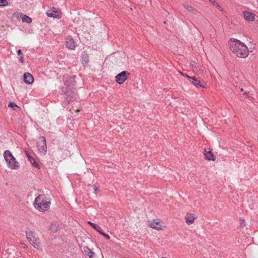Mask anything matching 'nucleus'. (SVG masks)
<instances>
[{
	"mask_svg": "<svg viewBox=\"0 0 258 258\" xmlns=\"http://www.w3.org/2000/svg\"><path fill=\"white\" fill-rule=\"evenodd\" d=\"M231 50L238 57L245 58L248 56L249 50L247 46L239 40L231 39Z\"/></svg>",
	"mask_w": 258,
	"mask_h": 258,
	"instance_id": "f257e3e1",
	"label": "nucleus"
},
{
	"mask_svg": "<svg viewBox=\"0 0 258 258\" xmlns=\"http://www.w3.org/2000/svg\"><path fill=\"white\" fill-rule=\"evenodd\" d=\"M50 202L44 195H39L35 198L34 206L39 211L43 212L47 210L50 207Z\"/></svg>",
	"mask_w": 258,
	"mask_h": 258,
	"instance_id": "f03ea898",
	"label": "nucleus"
},
{
	"mask_svg": "<svg viewBox=\"0 0 258 258\" xmlns=\"http://www.w3.org/2000/svg\"><path fill=\"white\" fill-rule=\"evenodd\" d=\"M26 236L29 243L32 244L34 248L37 249L41 248L40 239L38 237L35 236L33 231H26Z\"/></svg>",
	"mask_w": 258,
	"mask_h": 258,
	"instance_id": "7ed1b4c3",
	"label": "nucleus"
},
{
	"mask_svg": "<svg viewBox=\"0 0 258 258\" xmlns=\"http://www.w3.org/2000/svg\"><path fill=\"white\" fill-rule=\"evenodd\" d=\"M4 157L8 166L12 169L16 168V160L9 150L6 151L4 153Z\"/></svg>",
	"mask_w": 258,
	"mask_h": 258,
	"instance_id": "20e7f679",
	"label": "nucleus"
},
{
	"mask_svg": "<svg viewBox=\"0 0 258 258\" xmlns=\"http://www.w3.org/2000/svg\"><path fill=\"white\" fill-rule=\"evenodd\" d=\"M39 142L38 143L37 148L38 152L42 155H44L47 152V146L45 138L41 136L39 138Z\"/></svg>",
	"mask_w": 258,
	"mask_h": 258,
	"instance_id": "39448f33",
	"label": "nucleus"
},
{
	"mask_svg": "<svg viewBox=\"0 0 258 258\" xmlns=\"http://www.w3.org/2000/svg\"><path fill=\"white\" fill-rule=\"evenodd\" d=\"M127 75H130L128 72L125 71L121 72L115 76L116 81L119 84H122L127 79Z\"/></svg>",
	"mask_w": 258,
	"mask_h": 258,
	"instance_id": "423d86ee",
	"label": "nucleus"
},
{
	"mask_svg": "<svg viewBox=\"0 0 258 258\" xmlns=\"http://www.w3.org/2000/svg\"><path fill=\"white\" fill-rule=\"evenodd\" d=\"M46 14L49 17L59 18L61 17V13L59 10L55 8H53L48 10L46 12Z\"/></svg>",
	"mask_w": 258,
	"mask_h": 258,
	"instance_id": "0eeeda50",
	"label": "nucleus"
},
{
	"mask_svg": "<svg viewBox=\"0 0 258 258\" xmlns=\"http://www.w3.org/2000/svg\"><path fill=\"white\" fill-rule=\"evenodd\" d=\"M66 45L67 48L71 50L75 49L76 46V42L74 41L73 38L71 36H68L66 38Z\"/></svg>",
	"mask_w": 258,
	"mask_h": 258,
	"instance_id": "6e6552de",
	"label": "nucleus"
},
{
	"mask_svg": "<svg viewBox=\"0 0 258 258\" xmlns=\"http://www.w3.org/2000/svg\"><path fill=\"white\" fill-rule=\"evenodd\" d=\"M197 88L202 87L206 88V84L204 81L199 80L198 78L194 77L190 81Z\"/></svg>",
	"mask_w": 258,
	"mask_h": 258,
	"instance_id": "1a4fd4ad",
	"label": "nucleus"
},
{
	"mask_svg": "<svg viewBox=\"0 0 258 258\" xmlns=\"http://www.w3.org/2000/svg\"><path fill=\"white\" fill-rule=\"evenodd\" d=\"M25 154L28 158L29 161L31 163L33 166L37 168H39L40 166L34 157V156H35V155L34 154V156L31 155L27 151H25Z\"/></svg>",
	"mask_w": 258,
	"mask_h": 258,
	"instance_id": "9d476101",
	"label": "nucleus"
},
{
	"mask_svg": "<svg viewBox=\"0 0 258 258\" xmlns=\"http://www.w3.org/2000/svg\"><path fill=\"white\" fill-rule=\"evenodd\" d=\"M23 80L25 83L30 85L33 82L34 78L31 74L25 73L23 76Z\"/></svg>",
	"mask_w": 258,
	"mask_h": 258,
	"instance_id": "9b49d317",
	"label": "nucleus"
},
{
	"mask_svg": "<svg viewBox=\"0 0 258 258\" xmlns=\"http://www.w3.org/2000/svg\"><path fill=\"white\" fill-rule=\"evenodd\" d=\"M243 15L245 19L248 21H254L255 19V15L253 13H249L247 11L243 12Z\"/></svg>",
	"mask_w": 258,
	"mask_h": 258,
	"instance_id": "f8f14e48",
	"label": "nucleus"
},
{
	"mask_svg": "<svg viewBox=\"0 0 258 258\" xmlns=\"http://www.w3.org/2000/svg\"><path fill=\"white\" fill-rule=\"evenodd\" d=\"M64 93L68 97L70 96L71 98L75 97L76 95V89L70 86L69 89H67Z\"/></svg>",
	"mask_w": 258,
	"mask_h": 258,
	"instance_id": "ddd939ff",
	"label": "nucleus"
},
{
	"mask_svg": "<svg viewBox=\"0 0 258 258\" xmlns=\"http://www.w3.org/2000/svg\"><path fill=\"white\" fill-rule=\"evenodd\" d=\"M185 218L186 220V223L188 225L192 224L196 219L194 214L191 213H187Z\"/></svg>",
	"mask_w": 258,
	"mask_h": 258,
	"instance_id": "4468645a",
	"label": "nucleus"
},
{
	"mask_svg": "<svg viewBox=\"0 0 258 258\" xmlns=\"http://www.w3.org/2000/svg\"><path fill=\"white\" fill-rule=\"evenodd\" d=\"M204 155L205 158L208 160L214 161L215 160V157L211 151H207L206 150H205Z\"/></svg>",
	"mask_w": 258,
	"mask_h": 258,
	"instance_id": "2eb2a0df",
	"label": "nucleus"
},
{
	"mask_svg": "<svg viewBox=\"0 0 258 258\" xmlns=\"http://www.w3.org/2000/svg\"><path fill=\"white\" fill-rule=\"evenodd\" d=\"M81 60L83 65L87 64L89 62V56L86 51H84L81 54Z\"/></svg>",
	"mask_w": 258,
	"mask_h": 258,
	"instance_id": "dca6fc26",
	"label": "nucleus"
},
{
	"mask_svg": "<svg viewBox=\"0 0 258 258\" xmlns=\"http://www.w3.org/2000/svg\"><path fill=\"white\" fill-rule=\"evenodd\" d=\"M83 249L84 252L86 256H89V258H94V255H95V253L90 249L87 246L84 247Z\"/></svg>",
	"mask_w": 258,
	"mask_h": 258,
	"instance_id": "f3484780",
	"label": "nucleus"
},
{
	"mask_svg": "<svg viewBox=\"0 0 258 258\" xmlns=\"http://www.w3.org/2000/svg\"><path fill=\"white\" fill-rule=\"evenodd\" d=\"M20 17L21 18V20L23 22H26L28 24H29L32 22L31 18L27 15L20 14Z\"/></svg>",
	"mask_w": 258,
	"mask_h": 258,
	"instance_id": "a211bd4d",
	"label": "nucleus"
},
{
	"mask_svg": "<svg viewBox=\"0 0 258 258\" xmlns=\"http://www.w3.org/2000/svg\"><path fill=\"white\" fill-rule=\"evenodd\" d=\"M184 8L185 9H187V10L194 14H197V10H196L195 8H194L192 7H191V6H189V5H184Z\"/></svg>",
	"mask_w": 258,
	"mask_h": 258,
	"instance_id": "6ab92c4d",
	"label": "nucleus"
},
{
	"mask_svg": "<svg viewBox=\"0 0 258 258\" xmlns=\"http://www.w3.org/2000/svg\"><path fill=\"white\" fill-rule=\"evenodd\" d=\"M88 223L91 225L94 229H95L97 231H98L99 233H100V231L102 230L101 228L97 225V224L93 223L92 222H91L90 221H89Z\"/></svg>",
	"mask_w": 258,
	"mask_h": 258,
	"instance_id": "aec40b11",
	"label": "nucleus"
},
{
	"mask_svg": "<svg viewBox=\"0 0 258 258\" xmlns=\"http://www.w3.org/2000/svg\"><path fill=\"white\" fill-rule=\"evenodd\" d=\"M8 107L9 108H12L13 110H15L16 108V103L15 102H10L8 104Z\"/></svg>",
	"mask_w": 258,
	"mask_h": 258,
	"instance_id": "412c9836",
	"label": "nucleus"
},
{
	"mask_svg": "<svg viewBox=\"0 0 258 258\" xmlns=\"http://www.w3.org/2000/svg\"><path fill=\"white\" fill-rule=\"evenodd\" d=\"M8 5L7 0H0V7L6 6Z\"/></svg>",
	"mask_w": 258,
	"mask_h": 258,
	"instance_id": "4be33fe9",
	"label": "nucleus"
},
{
	"mask_svg": "<svg viewBox=\"0 0 258 258\" xmlns=\"http://www.w3.org/2000/svg\"><path fill=\"white\" fill-rule=\"evenodd\" d=\"M151 227L155 229H160L161 228L159 227H157L155 224V222L151 223L150 224Z\"/></svg>",
	"mask_w": 258,
	"mask_h": 258,
	"instance_id": "5701e85b",
	"label": "nucleus"
},
{
	"mask_svg": "<svg viewBox=\"0 0 258 258\" xmlns=\"http://www.w3.org/2000/svg\"><path fill=\"white\" fill-rule=\"evenodd\" d=\"M99 233L102 234L103 236H104L106 238L108 239L110 238V236L108 234L104 233L102 230L101 231H100Z\"/></svg>",
	"mask_w": 258,
	"mask_h": 258,
	"instance_id": "b1692460",
	"label": "nucleus"
},
{
	"mask_svg": "<svg viewBox=\"0 0 258 258\" xmlns=\"http://www.w3.org/2000/svg\"><path fill=\"white\" fill-rule=\"evenodd\" d=\"M181 74L182 76H183L185 77L186 78H187L188 79V80H189V81H191V80L192 79V77H191L189 76H188V75H187V74H183V73H181Z\"/></svg>",
	"mask_w": 258,
	"mask_h": 258,
	"instance_id": "393cba45",
	"label": "nucleus"
},
{
	"mask_svg": "<svg viewBox=\"0 0 258 258\" xmlns=\"http://www.w3.org/2000/svg\"><path fill=\"white\" fill-rule=\"evenodd\" d=\"M19 61L22 62V63H23L24 62L23 54L21 55H20V58H19Z\"/></svg>",
	"mask_w": 258,
	"mask_h": 258,
	"instance_id": "a878e982",
	"label": "nucleus"
},
{
	"mask_svg": "<svg viewBox=\"0 0 258 258\" xmlns=\"http://www.w3.org/2000/svg\"><path fill=\"white\" fill-rule=\"evenodd\" d=\"M17 55L19 56L23 55L22 51L20 49H19L18 50H17Z\"/></svg>",
	"mask_w": 258,
	"mask_h": 258,
	"instance_id": "bb28decb",
	"label": "nucleus"
},
{
	"mask_svg": "<svg viewBox=\"0 0 258 258\" xmlns=\"http://www.w3.org/2000/svg\"><path fill=\"white\" fill-rule=\"evenodd\" d=\"M93 189H94V191H95V192H96V191H97V189H98V188H97L96 186H95V185H94V187H93Z\"/></svg>",
	"mask_w": 258,
	"mask_h": 258,
	"instance_id": "cd10ccee",
	"label": "nucleus"
},
{
	"mask_svg": "<svg viewBox=\"0 0 258 258\" xmlns=\"http://www.w3.org/2000/svg\"><path fill=\"white\" fill-rule=\"evenodd\" d=\"M196 63L195 61H191V65L193 67Z\"/></svg>",
	"mask_w": 258,
	"mask_h": 258,
	"instance_id": "c85d7f7f",
	"label": "nucleus"
},
{
	"mask_svg": "<svg viewBox=\"0 0 258 258\" xmlns=\"http://www.w3.org/2000/svg\"><path fill=\"white\" fill-rule=\"evenodd\" d=\"M17 109H21L20 107L18 105L17 106Z\"/></svg>",
	"mask_w": 258,
	"mask_h": 258,
	"instance_id": "c756f323",
	"label": "nucleus"
},
{
	"mask_svg": "<svg viewBox=\"0 0 258 258\" xmlns=\"http://www.w3.org/2000/svg\"><path fill=\"white\" fill-rule=\"evenodd\" d=\"M155 225H158V224H159V222H155Z\"/></svg>",
	"mask_w": 258,
	"mask_h": 258,
	"instance_id": "7c9ffc66",
	"label": "nucleus"
},
{
	"mask_svg": "<svg viewBox=\"0 0 258 258\" xmlns=\"http://www.w3.org/2000/svg\"><path fill=\"white\" fill-rule=\"evenodd\" d=\"M162 258H167V257H162Z\"/></svg>",
	"mask_w": 258,
	"mask_h": 258,
	"instance_id": "2f4dec72",
	"label": "nucleus"
}]
</instances>
